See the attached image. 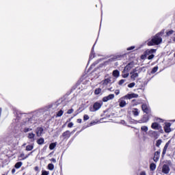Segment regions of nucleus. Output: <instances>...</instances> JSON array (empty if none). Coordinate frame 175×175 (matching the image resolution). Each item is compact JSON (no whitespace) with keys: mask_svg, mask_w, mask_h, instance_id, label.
Instances as JSON below:
<instances>
[{"mask_svg":"<svg viewBox=\"0 0 175 175\" xmlns=\"http://www.w3.org/2000/svg\"><path fill=\"white\" fill-rule=\"evenodd\" d=\"M58 106V104L54 103L51 104L46 107H44L43 108H41L35 112L33 113L32 116L30 118H26L23 122L22 123V125H25V126H32L33 124L38 121V118L40 117V116H43L44 113L49 111H53L52 110H54V109H57V107Z\"/></svg>","mask_w":175,"mask_h":175,"instance_id":"f257e3e1","label":"nucleus"},{"mask_svg":"<svg viewBox=\"0 0 175 175\" xmlns=\"http://www.w3.org/2000/svg\"><path fill=\"white\" fill-rule=\"evenodd\" d=\"M164 35L165 29H163L160 32L152 36V39L148 42L147 44H161Z\"/></svg>","mask_w":175,"mask_h":175,"instance_id":"f03ea898","label":"nucleus"},{"mask_svg":"<svg viewBox=\"0 0 175 175\" xmlns=\"http://www.w3.org/2000/svg\"><path fill=\"white\" fill-rule=\"evenodd\" d=\"M133 66H135V64H133V62H130L124 67L122 74L124 79L129 77V72L131 71V69L133 68Z\"/></svg>","mask_w":175,"mask_h":175,"instance_id":"7ed1b4c3","label":"nucleus"},{"mask_svg":"<svg viewBox=\"0 0 175 175\" xmlns=\"http://www.w3.org/2000/svg\"><path fill=\"white\" fill-rule=\"evenodd\" d=\"M139 73H140V71L137 70V68L133 69V70L130 72L131 79L133 80V81H135V80L139 77Z\"/></svg>","mask_w":175,"mask_h":175,"instance_id":"20e7f679","label":"nucleus"},{"mask_svg":"<svg viewBox=\"0 0 175 175\" xmlns=\"http://www.w3.org/2000/svg\"><path fill=\"white\" fill-rule=\"evenodd\" d=\"M100 107H102V103H100L99 102H96L93 105V107L90 108V111L92 112L98 111V110H99V109H100Z\"/></svg>","mask_w":175,"mask_h":175,"instance_id":"39448f33","label":"nucleus"},{"mask_svg":"<svg viewBox=\"0 0 175 175\" xmlns=\"http://www.w3.org/2000/svg\"><path fill=\"white\" fill-rule=\"evenodd\" d=\"M151 128L155 131H161V132H163V130H162V126H161L158 122H154L152 123Z\"/></svg>","mask_w":175,"mask_h":175,"instance_id":"423d86ee","label":"nucleus"},{"mask_svg":"<svg viewBox=\"0 0 175 175\" xmlns=\"http://www.w3.org/2000/svg\"><path fill=\"white\" fill-rule=\"evenodd\" d=\"M148 135L153 139H158L159 137V133L158 131H154L152 130L149 131Z\"/></svg>","mask_w":175,"mask_h":175,"instance_id":"0eeeda50","label":"nucleus"},{"mask_svg":"<svg viewBox=\"0 0 175 175\" xmlns=\"http://www.w3.org/2000/svg\"><path fill=\"white\" fill-rule=\"evenodd\" d=\"M161 172L163 174H169L170 173V167L167 164H164L162 167Z\"/></svg>","mask_w":175,"mask_h":175,"instance_id":"6e6552de","label":"nucleus"},{"mask_svg":"<svg viewBox=\"0 0 175 175\" xmlns=\"http://www.w3.org/2000/svg\"><path fill=\"white\" fill-rule=\"evenodd\" d=\"M149 120H150V116H148V115H144L142 118L138 120V123L144 124L146 122H148Z\"/></svg>","mask_w":175,"mask_h":175,"instance_id":"1a4fd4ad","label":"nucleus"},{"mask_svg":"<svg viewBox=\"0 0 175 175\" xmlns=\"http://www.w3.org/2000/svg\"><path fill=\"white\" fill-rule=\"evenodd\" d=\"M124 99H126L125 96L120 98L118 100L120 107H125L126 106V101Z\"/></svg>","mask_w":175,"mask_h":175,"instance_id":"9d476101","label":"nucleus"},{"mask_svg":"<svg viewBox=\"0 0 175 175\" xmlns=\"http://www.w3.org/2000/svg\"><path fill=\"white\" fill-rule=\"evenodd\" d=\"M70 131H66L62 133V135L60 136V137H63L64 140H68L69 137H70Z\"/></svg>","mask_w":175,"mask_h":175,"instance_id":"9b49d317","label":"nucleus"},{"mask_svg":"<svg viewBox=\"0 0 175 175\" xmlns=\"http://www.w3.org/2000/svg\"><path fill=\"white\" fill-rule=\"evenodd\" d=\"M139 94H135V93H131V94H128L126 96H124V98L126 99H133V98H138Z\"/></svg>","mask_w":175,"mask_h":175,"instance_id":"f8f14e48","label":"nucleus"},{"mask_svg":"<svg viewBox=\"0 0 175 175\" xmlns=\"http://www.w3.org/2000/svg\"><path fill=\"white\" fill-rule=\"evenodd\" d=\"M171 126L172 124L170 123H166L164 126V131L166 133H170V132H172V129H170Z\"/></svg>","mask_w":175,"mask_h":175,"instance_id":"ddd939ff","label":"nucleus"},{"mask_svg":"<svg viewBox=\"0 0 175 175\" xmlns=\"http://www.w3.org/2000/svg\"><path fill=\"white\" fill-rule=\"evenodd\" d=\"M142 109L144 113H146V114H148V113H150V107H148V105H147V104H143L142 105Z\"/></svg>","mask_w":175,"mask_h":175,"instance_id":"4468645a","label":"nucleus"},{"mask_svg":"<svg viewBox=\"0 0 175 175\" xmlns=\"http://www.w3.org/2000/svg\"><path fill=\"white\" fill-rule=\"evenodd\" d=\"M160 156H161V150L155 152L153 157V161L154 162H158L159 161Z\"/></svg>","mask_w":175,"mask_h":175,"instance_id":"2eb2a0df","label":"nucleus"},{"mask_svg":"<svg viewBox=\"0 0 175 175\" xmlns=\"http://www.w3.org/2000/svg\"><path fill=\"white\" fill-rule=\"evenodd\" d=\"M157 50L155 49H148L144 53V57H147L148 55H151V54H154Z\"/></svg>","mask_w":175,"mask_h":175,"instance_id":"dca6fc26","label":"nucleus"},{"mask_svg":"<svg viewBox=\"0 0 175 175\" xmlns=\"http://www.w3.org/2000/svg\"><path fill=\"white\" fill-rule=\"evenodd\" d=\"M111 99H114V94H109L108 96L103 97V101L108 102V100H111Z\"/></svg>","mask_w":175,"mask_h":175,"instance_id":"f3484780","label":"nucleus"},{"mask_svg":"<svg viewBox=\"0 0 175 175\" xmlns=\"http://www.w3.org/2000/svg\"><path fill=\"white\" fill-rule=\"evenodd\" d=\"M43 128L42 127H38L36 130V133L38 136V137H40V136H42V133H43Z\"/></svg>","mask_w":175,"mask_h":175,"instance_id":"a211bd4d","label":"nucleus"},{"mask_svg":"<svg viewBox=\"0 0 175 175\" xmlns=\"http://www.w3.org/2000/svg\"><path fill=\"white\" fill-rule=\"evenodd\" d=\"M111 83V78H107L101 81L103 85H107V84H110Z\"/></svg>","mask_w":175,"mask_h":175,"instance_id":"6ab92c4d","label":"nucleus"},{"mask_svg":"<svg viewBox=\"0 0 175 175\" xmlns=\"http://www.w3.org/2000/svg\"><path fill=\"white\" fill-rule=\"evenodd\" d=\"M27 137L31 140V142H35V133H28Z\"/></svg>","mask_w":175,"mask_h":175,"instance_id":"aec40b11","label":"nucleus"},{"mask_svg":"<svg viewBox=\"0 0 175 175\" xmlns=\"http://www.w3.org/2000/svg\"><path fill=\"white\" fill-rule=\"evenodd\" d=\"M169 144H170V141H168L164 148H163V152H162V155H165V154H166V151H167V148L169 147Z\"/></svg>","mask_w":175,"mask_h":175,"instance_id":"412c9836","label":"nucleus"},{"mask_svg":"<svg viewBox=\"0 0 175 175\" xmlns=\"http://www.w3.org/2000/svg\"><path fill=\"white\" fill-rule=\"evenodd\" d=\"M126 55L123 54V55H117L116 56H114L113 59H116L117 61H120V59H122V58H125Z\"/></svg>","mask_w":175,"mask_h":175,"instance_id":"4be33fe9","label":"nucleus"},{"mask_svg":"<svg viewBox=\"0 0 175 175\" xmlns=\"http://www.w3.org/2000/svg\"><path fill=\"white\" fill-rule=\"evenodd\" d=\"M29 155H31V154H29L25 156V154L24 153H22L19 156V159H20V161H24V159H27V158H28V157H29Z\"/></svg>","mask_w":175,"mask_h":175,"instance_id":"5701e85b","label":"nucleus"},{"mask_svg":"<svg viewBox=\"0 0 175 175\" xmlns=\"http://www.w3.org/2000/svg\"><path fill=\"white\" fill-rule=\"evenodd\" d=\"M132 113L133 116H135V117H137L140 112L139 111V109H137V108H134L132 110Z\"/></svg>","mask_w":175,"mask_h":175,"instance_id":"b1692460","label":"nucleus"},{"mask_svg":"<svg viewBox=\"0 0 175 175\" xmlns=\"http://www.w3.org/2000/svg\"><path fill=\"white\" fill-rule=\"evenodd\" d=\"M94 46H93V47L92 49V51H91V53H90V57H89V61H91V59H93L95 57V53H94Z\"/></svg>","mask_w":175,"mask_h":175,"instance_id":"393cba45","label":"nucleus"},{"mask_svg":"<svg viewBox=\"0 0 175 175\" xmlns=\"http://www.w3.org/2000/svg\"><path fill=\"white\" fill-rule=\"evenodd\" d=\"M113 77H120V71L118 70H115L113 71Z\"/></svg>","mask_w":175,"mask_h":175,"instance_id":"a878e982","label":"nucleus"},{"mask_svg":"<svg viewBox=\"0 0 175 175\" xmlns=\"http://www.w3.org/2000/svg\"><path fill=\"white\" fill-rule=\"evenodd\" d=\"M37 144L40 146H42V144H44V138H40L37 140Z\"/></svg>","mask_w":175,"mask_h":175,"instance_id":"bb28decb","label":"nucleus"},{"mask_svg":"<svg viewBox=\"0 0 175 175\" xmlns=\"http://www.w3.org/2000/svg\"><path fill=\"white\" fill-rule=\"evenodd\" d=\"M141 131L142 132H145V133L148 132V126H142L141 127Z\"/></svg>","mask_w":175,"mask_h":175,"instance_id":"cd10ccee","label":"nucleus"},{"mask_svg":"<svg viewBox=\"0 0 175 175\" xmlns=\"http://www.w3.org/2000/svg\"><path fill=\"white\" fill-rule=\"evenodd\" d=\"M173 33H174V31H173V30H170V31H166V34H165V38L166 37H169V36H170L171 35H173Z\"/></svg>","mask_w":175,"mask_h":175,"instance_id":"c85d7f7f","label":"nucleus"},{"mask_svg":"<svg viewBox=\"0 0 175 175\" xmlns=\"http://www.w3.org/2000/svg\"><path fill=\"white\" fill-rule=\"evenodd\" d=\"M155 169H157V165L154 163H151L150 165V170L154 171Z\"/></svg>","mask_w":175,"mask_h":175,"instance_id":"c756f323","label":"nucleus"},{"mask_svg":"<svg viewBox=\"0 0 175 175\" xmlns=\"http://www.w3.org/2000/svg\"><path fill=\"white\" fill-rule=\"evenodd\" d=\"M33 150V145H28L26 146V151H32Z\"/></svg>","mask_w":175,"mask_h":175,"instance_id":"7c9ffc66","label":"nucleus"},{"mask_svg":"<svg viewBox=\"0 0 175 175\" xmlns=\"http://www.w3.org/2000/svg\"><path fill=\"white\" fill-rule=\"evenodd\" d=\"M56 146H57V144L56 143H51L49 145V150H54V148H55Z\"/></svg>","mask_w":175,"mask_h":175,"instance_id":"2f4dec72","label":"nucleus"},{"mask_svg":"<svg viewBox=\"0 0 175 175\" xmlns=\"http://www.w3.org/2000/svg\"><path fill=\"white\" fill-rule=\"evenodd\" d=\"M21 166H23V163L19 161L15 164L16 169H20Z\"/></svg>","mask_w":175,"mask_h":175,"instance_id":"473e14b6","label":"nucleus"},{"mask_svg":"<svg viewBox=\"0 0 175 175\" xmlns=\"http://www.w3.org/2000/svg\"><path fill=\"white\" fill-rule=\"evenodd\" d=\"M100 92H102V89H100V88H96L94 91V94L96 95H99V94H100Z\"/></svg>","mask_w":175,"mask_h":175,"instance_id":"72a5a7b5","label":"nucleus"},{"mask_svg":"<svg viewBox=\"0 0 175 175\" xmlns=\"http://www.w3.org/2000/svg\"><path fill=\"white\" fill-rule=\"evenodd\" d=\"M64 114V111H62V109L59 110L57 114H56V117H62V116Z\"/></svg>","mask_w":175,"mask_h":175,"instance_id":"f704fd0d","label":"nucleus"},{"mask_svg":"<svg viewBox=\"0 0 175 175\" xmlns=\"http://www.w3.org/2000/svg\"><path fill=\"white\" fill-rule=\"evenodd\" d=\"M31 131H32V129L29 128V127H25L24 129H23V132L25 133H27L28 132H31Z\"/></svg>","mask_w":175,"mask_h":175,"instance_id":"c9c22d12","label":"nucleus"},{"mask_svg":"<svg viewBox=\"0 0 175 175\" xmlns=\"http://www.w3.org/2000/svg\"><path fill=\"white\" fill-rule=\"evenodd\" d=\"M48 169H49V170H54V164L49 163L48 165Z\"/></svg>","mask_w":175,"mask_h":175,"instance_id":"e433bc0d","label":"nucleus"},{"mask_svg":"<svg viewBox=\"0 0 175 175\" xmlns=\"http://www.w3.org/2000/svg\"><path fill=\"white\" fill-rule=\"evenodd\" d=\"M158 71V66H155L152 69L151 73L154 75V73H156V72Z\"/></svg>","mask_w":175,"mask_h":175,"instance_id":"4c0bfd02","label":"nucleus"},{"mask_svg":"<svg viewBox=\"0 0 175 175\" xmlns=\"http://www.w3.org/2000/svg\"><path fill=\"white\" fill-rule=\"evenodd\" d=\"M162 144V139H158L156 143V146L159 147Z\"/></svg>","mask_w":175,"mask_h":175,"instance_id":"58836bf2","label":"nucleus"},{"mask_svg":"<svg viewBox=\"0 0 175 175\" xmlns=\"http://www.w3.org/2000/svg\"><path fill=\"white\" fill-rule=\"evenodd\" d=\"M154 121H156L155 122H157V124H158V122L159 123L163 122V119H161L159 118H157L154 119Z\"/></svg>","mask_w":175,"mask_h":175,"instance_id":"ea45409f","label":"nucleus"},{"mask_svg":"<svg viewBox=\"0 0 175 175\" xmlns=\"http://www.w3.org/2000/svg\"><path fill=\"white\" fill-rule=\"evenodd\" d=\"M136 85V83L135 82L131 83L128 85L129 88H133Z\"/></svg>","mask_w":175,"mask_h":175,"instance_id":"a19ab883","label":"nucleus"},{"mask_svg":"<svg viewBox=\"0 0 175 175\" xmlns=\"http://www.w3.org/2000/svg\"><path fill=\"white\" fill-rule=\"evenodd\" d=\"M88 120H90V116H88V115H84L83 116V120L88 121Z\"/></svg>","mask_w":175,"mask_h":175,"instance_id":"79ce46f5","label":"nucleus"},{"mask_svg":"<svg viewBox=\"0 0 175 175\" xmlns=\"http://www.w3.org/2000/svg\"><path fill=\"white\" fill-rule=\"evenodd\" d=\"M154 53H152L151 55H149L147 58L148 59H152V58H154Z\"/></svg>","mask_w":175,"mask_h":175,"instance_id":"37998d69","label":"nucleus"},{"mask_svg":"<svg viewBox=\"0 0 175 175\" xmlns=\"http://www.w3.org/2000/svg\"><path fill=\"white\" fill-rule=\"evenodd\" d=\"M126 80L125 79H122L119 81V85H122L125 83Z\"/></svg>","mask_w":175,"mask_h":175,"instance_id":"c03bdc74","label":"nucleus"},{"mask_svg":"<svg viewBox=\"0 0 175 175\" xmlns=\"http://www.w3.org/2000/svg\"><path fill=\"white\" fill-rule=\"evenodd\" d=\"M73 111H74L73 109H68L67 111V114H72Z\"/></svg>","mask_w":175,"mask_h":175,"instance_id":"a18cd8bd","label":"nucleus"},{"mask_svg":"<svg viewBox=\"0 0 175 175\" xmlns=\"http://www.w3.org/2000/svg\"><path fill=\"white\" fill-rule=\"evenodd\" d=\"M135 49V46L127 48L128 51H131Z\"/></svg>","mask_w":175,"mask_h":175,"instance_id":"49530a36","label":"nucleus"},{"mask_svg":"<svg viewBox=\"0 0 175 175\" xmlns=\"http://www.w3.org/2000/svg\"><path fill=\"white\" fill-rule=\"evenodd\" d=\"M73 122H70L68 124V128H72L73 127Z\"/></svg>","mask_w":175,"mask_h":175,"instance_id":"de8ad7c7","label":"nucleus"},{"mask_svg":"<svg viewBox=\"0 0 175 175\" xmlns=\"http://www.w3.org/2000/svg\"><path fill=\"white\" fill-rule=\"evenodd\" d=\"M41 175H49V172H47V171H42Z\"/></svg>","mask_w":175,"mask_h":175,"instance_id":"09e8293b","label":"nucleus"},{"mask_svg":"<svg viewBox=\"0 0 175 175\" xmlns=\"http://www.w3.org/2000/svg\"><path fill=\"white\" fill-rule=\"evenodd\" d=\"M116 95H120V90H115Z\"/></svg>","mask_w":175,"mask_h":175,"instance_id":"8fccbe9b","label":"nucleus"},{"mask_svg":"<svg viewBox=\"0 0 175 175\" xmlns=\"http://www.w3.org/2000/svg\"><path fill=\"white\" fill-rule=\"evenodd\" d=\"M120 124H122V125H126V122L124 120H121Z\"/></svg>","mask_w":175,"mask_h":175,"instance_id":"3c124183","label":"nucleus"},{"mask_svg":"<svg viewBox=\"0 0 175 175\" xmlns=\"http://www.w3.org/2000/svg\"><path fill=\"white\" fill-rule=\"evenodd\" d=\"M51 161L53 162V163H57V160L54 158L51 159Z\"/></svg>","mask_w":175,"mask_h":175,"instance_id":"603ef678","label":"nucleus"},{"mask_svg":"<svg viewBox=\"0 0 175 175\" xmlns=\"http://www.w3.org/2000/svg\"><path fill=\"white\" fill-rule=\"evenodd\" d=\"M107 90H108V91H110L111 92H113V91H114V89H113V88H109Z\"/></svg>","mask_w":175,"mask_h":175,"instance_id":"864d4df0","label":"nucleus"},{"mask_svg":"<svg viewBox=\"0 0 175 175\" xmlns=\"http://www.w3.org/2000/svg\"><path fill=\"white\" fill-rule=\"evenodd\" d=\"M81 119H77V122H78V124H81Z\"/></svg>","mask_w":175,"mask_h":175,"instance_id":"5fc2aeb1","label":"nucleus"},{"mask_svg":"<svg viewBox=\"0 0 175 175\" xmlns=\"http://www.w3.org/2000/svg\"><path fill=\"white\" fill-rule=\"evenodd\" d=\"M140 175H146V172L145 171L141 172Z\"/></svg>","mask_w":175,"mask_h":175,"instance_id":"6e6d98bb","label":"nucleus"},{"mask_svg":"<svg viewBox=\"0 0 175 175\" xmlns=\"http://www.w3.org/2000/svg\"><path fill=\"white\" fill-rule=\"evenodd\" d=\"M34 170H36V172H38V170H39V167L38 166L35 167Z\"/></svg>","mask_w":175,"mask_h":175,"instance_id":"4d7b16f0","label":"nucleus"},{"mask_svg":"<svg viewBox=\"0 0 175 175\" xmlns=\"http://www.w3.org/2000/svg\"><path fill=\"white\" fill-rule=\"evenodd\" d=\"M14 173H16V169L14 168L12 170V174H13Z\"/></svg>","mask_w":175,"mask_h":175,"instance_id":"13d9d810","label":"nucleus"},{"mask_svg":"<svg viewBox=\"0 0 175 175\" xmlns=\"http://www.w3.org/2000/svg\"><path fill=\"white\" fill-rule=\"evenodd\" d=\"M99 62V60H98L97 62H96L94 65H96V64H98Z\"/></svg>","mask_w":175,"mask_h":175,"instance_id":"bf43d9fd","label":"nucleus"},{"mask_svg":"<svg viewBox=\"0 0 175 175\" xmlns=\"http://www.w3.org/2000/svg\"><path fill=\"white\" fill-rule=\"evenodd\" d=\"M143 57H144V56L142 55V58H143Z\"/></svg>","mask_w":175,"mask_h":175,"instance_id":"052dcab7","label":"nucleus"},{"mask_svg":"<svg viewBox=\"0 0 175 175\" xmlns=\"http://www.w3.org/2000/svg\"><path fill=\"white\" fill-rule=\"evenodd\" d=\"M23 146H25V144H24Z\"/></svg>","mask_w":175,"mask_h":175,"instance_id":"680f3d73","label":"nucleus"}]
</instances>
